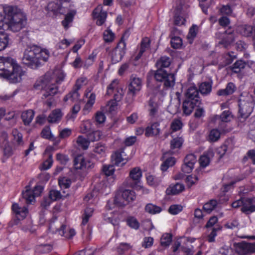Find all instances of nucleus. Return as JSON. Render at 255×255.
I'll return each instance as SVG.
<instances>
[{
    "label": "nucleus",
    "instance_id": "f257e3e1",
    "mask_svg": "<svg viewBox=\"0 0 255 255\" xmlns=\"http://www.w3.org/2000/svg\"><path fill=\"white\" fill-rule=\"evenodd\" d=\"M26 20L25 13L17 6L0 5V30L18 32L25 26Z\"/></svg>",
    "mask_w": 255,
    "mask_h": 255
},
{
    "label": "nucleus",
    "instance_id": "f03ea898",
    "mask_svg": "<svg viewBox=\"0 0 255 255\" xmlns=\"http://www.w3.org/2000/svg\"><path fill=\"white\" fill-rule=\"evenodd\" d=\"M24 74L21 67L11 57H0V76L11 83L20 82Z\"/></svg>",
    "mask_w": 255,
    "mask_h": 255
},
{
    "label": "nucleus",
    "instance_id": "7ed1b4c3",
    "mask_svg": "<svg viewBox=\"0 0 255 255\" xmlns=\"http://www.w3.org/2000/svg\"><path fill=\"white\" fill-rule=\"evenodd\" d=\"M65 74L61 69H56L53 72L47 73L40 81V86L43 91V96L45 98L53 96L58 92L56 84L62 82Z\"/></svg>",
    "mask_w": 255,
    "mask_h": 255
},
{
    "label": "nucleus",
    "instance_id": "20e7f679",
    "mask_svg": "<svg viewBox=\"0 0 255 255\" xmlns=\"http://www.w3.org/2000/svg\"><path fill=\"white\" fill-rule=\"evenodd\" d=\"M49 56L50 51L48 49L32 46L25 50L22 61L24 64L35 68L39 65L40 61L46 62Z\"/></svg>",
    "mask_w": 255,
    "mask_h": 255
},
{
    "label": "nucleus",
    "instance_id": "39448f33",
    "mask_svg": "<svg viewBox=\"0 0 255 255\" xmlns=\"http://www.w3.org/2000/svg\"><path fill=\"white\" fill-rule=\"evenodd\" d=\"M136 198L135 192L131 190L125 189L117 194L114 199V204L119 207H123Z\"/></svg>",
    "mask_w": 255,
    "mask_h": 255
},
{
    "label": "nucleus",
    "instance_id": "423d86ee",
    "mask_svg": "<svg viewBox=\"0 0 255 255\" xmlns=\"http://www.w3.org/2000/svg\"><path fill=\"white\" fill-rule=\"evenodd\" d=\"M154 78L156 81L162 82L166 88L173 87L175 84V75L171 73H168L162 69H158L154 73Z\"/></svg>",
    "mask_w": 255,
    "mask_h": 255
},
{
    "label": "nucleus",
    "instance_id": "0eeeda50",
    "mask_svg": "<svg viewBox=\"0 0 255 255\" xmlns=\"http://www.w3.org/2000/svg\"><path fill=\"white\" fill-rule=\"evenodd\" d=\"M49 230L52 233L58 232L59 234L66 238L70 239L75 235L76 232L73 229H71L65 225H61L59 222H51Z\"/></svg>",
    "mask_w": 255,
    "mask_h": 255
},
{
    "label": "nucleus",
    "instance_id": "6e6552de",
    "mask_svg": "<svg viewBox=\"0 0 255 255\" xmlns=\"http://www.w3.org/2000/svg\"><path fill=\"white\" fill-rule=\"evenodd\" d=\"M252 99L249 97L246 99H240L239 101V114L244 119L247 118L252 113L254 107Z\"/></svg>",
    "mask_w": 255,
    "mask_h": 255
},
{
    "label": "nucleus",
    "instance_id": "1a4fd4ad",
    "mask_svg": "<svg viewBox=\"0 0 255 255\" xmlns=\"http://www.w3.org/2000/svg\"><path fill=\"white\" fill-rule=\"evenodd\" d=\"M125 36H128V32L124 33L117 47L112 51L111 57L113 63L120 62L126 53V44L124 40Z\"/></svg>",
    "mask_w": 255,
    "mask_h": 255
},
{
    "label": "nucleus",
    "instance_id": "9d476101",
    "mask_svg": "<svg viewBox=\"0 0 255 255\" xmlns=\"http://www.w3.org/2000/svg\"><path fill=\"white\" fill-rule=\"evenodd\" d=\"M93 87H90L86 89L84 96L86 99V104L82 110L84 115H87L91 112L96 102V95L92 91Z\"/></svg>",
    "mask_w": 255,
    "mask_h": 255
},
{
    "label": "nucleus",
    "instance_id": "9b49d317",
    "mask_svg": "<svg viewBox=\"0 0 255 255\" xmlns=\"http://www.w3.org/2000/svg\"><path fill=\"white\" fill-rule=\"evenodd\" d=\"M216 37L221 39L219 44L223 45L224 47H227L235 39V33L230 28L223 33L218 32L216 33Z\"/></svg>",
    "mask_w": 255,
    "mask_h": 255
},
{
    "label": "nucleus",
    "instance_id": "f8f14e48",
    "mask_svg": "<svg viewBox=\"0 0 255 255\" xmlns=\"http://www.w3.org/2000/svg\"><path fill=\"white\" fill-rule=\"evenodd\" d=\"M184 95L188 100H191L197 103H200L199 97V90L195 84L192 83H187L184 85Z\"/></svg>",
    "mask_w": 255,
    "mask_h": 255
},
{
    "label": "nucleus",
    "instance_id": "ddd939ff",
    "mask_svg": "<svg viewBox=\"0 0 255 255\" xmlns=\"http://www.w3.org/2000/svg\"><path fill=\"white\" fill-rule=\"evenodd\" d=\"M142 87V80L135 76H131L128 86V94L131 95L133 98L141 90Z\"/></svg>",
    "mask_w": 255,
    "mask_h": 255
},
{
    "label": "nucleus",
    "instance_id": "4468645a",
    "mask_svg": "<svg viewBox=\"0 0 255 255\" xmlns=\"http://www.w3.org/2000/svg\"><path fill=\"white\" fill-rule=\"evenodd\" d=\"M236 251L240 255H250L255 253V243H248L245 242L235 245Z\"/></svg>",
    "mask_w": 255,
    "mask_h": 255
},
{
    "label": "nucleus",
    "instance_id": "2eb2a0df",
    "mask_svg": "<svg viewBox=\"0 0 255 255\" xmlns=\"http://www.w3.org/2000/svg\"><path fill=\"white\" fill-rule=\"evenodd\" d=\"M74 166L77 169H86L93 167V163L83 155L77 156L74 159Z\"/></svg>",
    "mask_w": 255,
    "mask_h": 255
},
{
    "label": "nucleus",
    "instance_id": "dca6fc26",
    "mask_svg": "<svg viewBox=\"0 0 255 255\" xmlns=\"http://www.w3.org/2000/svg\"><path fill=\"white\" fill-rule=\"evenodd\" d=\"M42 191L41 186H36L33 190L26 189L22 193L23 197L25 199L27 203H31L34 201L36 196H39Z\"/></svg>",
    "mask_w": 255,
    "mask_h": 255
},
{
    "label": "nucleus",
    "instance_id": "f3484780",
    "mask_svg": "<svg viewBox=\"0 0 255 255\" xmlns=\"http://www.w3.org/2000/svg\"><path fill=\"white\" fill-rule=\"evenodd\" d=\"M196 161V157L194 154H189L187 155L185 158L184 164L182 166V171L185 173L191 172Z\"/></svg>",
    "mask_w": 255,
    "mask_h": 255
},
{
    "label": "nucleus",
    "instance_id": "a211bd4d",
    "mask_svg": "<svg viewBox=\"0 0 255 255\" xmlns=\"http://www.w3.org/2000/svg\"><path fill=\"white\" fill-rule=\"evenodd\" d=\"M93 16L94 18L96 20V24L101 26L106 21L107 17V12L103 10V6L101 5H99L94 10Z\"/></svg>",
    "mask_w": 255,
    "mask_h": 255
},
{
    "label": "nucleus",
    "instance_id": "6ab92c4d",
    "mask_svg": "<svg viewBox=\"0 0 255 255\" xmlns=\"http://www.w3.org/2000/svg\"><path fill=\"white\" fill-rule=\"evenodd\" d=\"M129 177L130 179L126 180L124 183L126 186H127L125 183L126 181H128V183L139 184L142 177V172L140 168L138 167H136L131 169L129 172Z\"/></svg>",
    "mask_w": 255,
    "mask_h": 255
},
{
    "label": "nucleus",
    "instance_id": "aec40b11",
    "mask_svg": "<svg viewBox=\"0 0 255 255\" xmlns=\"http://www.w3.org/2000/svg\"><path fill=\"white\" fill-rule=\"evenodd\" d=\"M11 209L18 220L24 219L28 213V209L26 207L20 206L18 203H13L11 206Z\"/></svg>",
    "mask_w": 255,
    "mask_h": 255
},
{
    "label": "nucleus",
    "instance_id": "412c9836",
    "mask_svg": "<svg viewBox=\"0 0 255 255\" xmlns=\"http://www.w3.org/2000/svg\"><path fill=\"white\" fill-rule=\"evenodd\" d=\"M113 162L117 165H123L126 164L127 161V154L125 152L124 149H121L116 151L112 155Z\"/></svg>",
    "mask_w": 255,
    "mask_h": 255
},
{
    "label": "nucleus",
    "instance_id": "4be33fe9",
    "mask_svg": "<svg viewBox=\"0 0 255 255\" xmlns=\"http://www.w3.org/2000/svg\"><path fill=\"white\" fill-rule=\"evenodd\" d=\"M242 212L249 214L255 211V199L254 198H244L243 206L241 208Z\"/></svg>",
    "mask_w": 255,
    "mask_h": 255
},
{
    "label": "nucleus",
    "instance_id": "5701e85b",
    "mask_svg": "<svg viewBox=\"0 0 255 255\" xmlns=\"http://www.w3.org/2000/svg\"><path fill=\"white\" fill-rule=\"evenodd\" d=\"M63 114L59 109L53 110L47 117V121L51 124H57L61 120Z\"/></svg>",
    "mask_w": 255,
    "mask_h": 255
},
{
    "label": "nucleus",
    "instance_id": "b1692460",
    "mask_svg": "<svg viewBox=\"0 0 255 255\" xmlns=\"http://www.w3.org/2000/svg\"><path fill=\"white\" fill-rule=\"evenodd\" d=\"M157 96L151 98L149 101V115L152 117H156L159 112V104L157 103Z\"/></svg>",
    "mask_w": 255,
    "mask_h": 255
},
{
    "label": "nucleus",
    "instance_id": "393cba45",
    "mask_svg": "<svg viewBox=\"0 0 255 255\" xmlns=\"http://www.w3.org/2000/svg\"><path fill=\"white\" fill-rule=\"evenodd\" d=\"M200 103L186 100L183 103V110L184 113L186 115H189L192 112L196 106H198Z\"/></svg>",
    "mask_w": 255,
    "mask_h": 255
},
{
    "label": "nucleus",
    "instance_id": "a878e982",
    "mask_svg": "<svg viewBox=\"0 0 255 255\" xmlns=\"http://www.w3.org/2000/svg\"><path fill=\"white\" fill-rule=\"evenodd\" d=\"M160 131L159 124L154 123L146 128L145 135L147 137L157 135Z\"/></svg>",
    "mask_w": 255,
    "mask_h": 255
},
{
    "label": "nucleus",
    "instance_id": "bb28decb",
    "mask_svg": "<svg viewBox=\"0 0 255 255\" xmlns=\"http://www.w3.org/2000/svg\"><path fill=\"white\" fill-rule=\"evenodd\" d=\"M185 189L184 185L180 183H176L173 185H170L166 190L168 195H175L182 192Z\"/></svg>",
    "mask_w": 255,
    "mask_h": 255
},
{
    "label": "nucleus",
    "instance_id": "cd10ccee",
    "mask_svg": "<svg viewBox=\"0 0 255 255\" xmlns=\"http://www.w3.org/2000/svg\"><path fill=\"white\" fill-rule=\"evenodd\" d=\"M232 116L229 111H225L219 116L215 115L213 117L215 122L218 123L220 124V122L227 123L231 120Z\"/></svg>",
    "mask_w": 255,
    "mask_h": 255
},
{
    "label": "nucleus",
    "instance_id": "c85d7f7f",
    "mask_svg": "<svg viewBox=\"0 0 255 255\" xmlns=\"http://www.w3.org/2000/svg\"><path fill=\"white\" fill-rule=\"evenodd\" d=\"M212 83L210 82H204L199 85V91L201 95L207 96L210 94L212 91Z\"/></svg>",
    "mask_w": 255,
    "mask_h": 255
},
{
    "label": "nucleus",
    "instance_id": "c756f323",
    "mask_svg": "<svg viewBox=\"0 0 255 255\" xmlns=\"http://www.w3.org/2000/svg\"><path fill=\"white\" fill-rule=\"evenodd\" d=\"M75 142L78 148L86 150L89 147L90 140L82 135H79L75 140Z\"/></svg>",
    "mask_w": 255,
    "mask_h": 255
},
{
    "label": "nucleus",
    "instance_id": "7c9ffc66",
    "mask_svg": "<svg viewBox=\"0 0 255 255\" xmlns=\"http://www.w3.org/2000/svg\"><path fill=\"white\" fill-rule=\"evenodd\" d=\"M146 179L147 184L152 187L157 186L161 182V179L160 177L154 176L149 173H147L146 174Z\"/></svg>",
    "mask_w": 255,
    "mask_h": 255
},
{
    "label": "nucleus",
    "instance_id": "2f4dec72",
    "mask_svg": "<svg viewBox=\"0 0 255 255\" xmlns=\"http://www.w3.org/2000/svg\"><path fill=\"white\" fill-rule=\"evenodd\" d=\"M236 90V86L233 83L227 84L225 89L218 91L217 95L219 96H227L233 94Z\"/></svg>",
    "mask_w": 255,
    "mask_h": 255
},
{
    "label": "nucleus",
    "instance_id": "473e14b6",
    "mask_svg": "<svg viewBox=\"0 0 255 255\" xmlns=\"http://www.w3.org/2000/svg\"><path fill=\"white\" fill-rule=\"evenodd\" d=\"M78 91L79 90L73 88V90L64 97L63 101L67 102L70 100L71 102H74L78 100L80 96Z\"/></svg>",
    "mask_w": 255,
    "mask_h": 255
},
{
    "label": "nucleus",
    "instance_id": "72a5a7b5",
    "mask_svg": "<svg viewBox=\"0 0 255 255\" xmlns=\"http://www.w3.org/2000/svg\"><path fill=\"white\" fill-rule=\"evenodd\" d=\"M75 14L76 11L75 10H71L65 15L64 20L62 21V25L65 29H67L69 27Z\"/></svg>",
    "mask_w": 255,
    "mask_h": 255
},
{
    "label": "nucleus",
    "instance_id": "f704fd0d",
    "mask_svg": "<svg viewBox=\"0 0 255 255\" xmlns=\"http://www.w3.org/2000/svg\"><path fill=\"white\" fill-rule=\"evenodd\" d=\"M34 113L32 110H29L23 112L21 114V118L25 125H29L32 121Z\"/></svg>",
    "mask_w": 255,
    "mask_h": 255
},
{
    "label": "nucleus",
    "instance_id": "c9c22d12",
    "mask_svg": "<svg viewBox=\"0 0 255 255\" xmlns=\"http://www.w3.org/2000/svg\"><path fill=\"white\" fill-rule=\"evenodd\" d=\"M150 40L147 37L143 38L141 42L140 50L138 54L135 57L136 60H138L142 56L143 52L147 50L149 46Z\"/></svg>",
    "mask_w": 255,
    "mask_h": 255
},
{
    "label": "nucleus",
    "instance_id": "e433bc0d",
    "mask_svg": "<svg viewBox=\"0 0 255 255\" xmlns=\"http://www.w3.org/2000/svg\"><path fill=\"white\" fill-rule=\"evenodd\" d=\"M214 155L213 152L212 150H208L207 154L203 155L200 157L199 162L201 166L206 167L210 163V158Z\"/></svg>",
    "mask_w": 255,
    "mask_h": 255
},
{
    "label": "nucleus",
    "instance_id": "4c0bfd02",
    "mask_svg": "<svg viewBox=\"0 0 255 255\" xmlns=\"http://www.w3.org/2000/svg\"><path fill=\"white\" fill-rule=\"evenodd\" d=\"M80 129L83 133L93 130L94 126L92 122L90 120L83 121L81 125Z\"/></svg>",
    "mask_w": 255,
    "mask_h": 255
},
{
    "label": "nucleus",
    "instance_id": "58836bf2",
    "mask_svg": "<svg viewBox=\"0 0 255 255\" xmlns=\"http://www.w3.org/2000/svg\"><path fill=\"white\" fill-rule=\"evenodd\" d=\"M41 136L42 138L49 140L54 141L55 140V137L52 133L51 128L49 126H46L42 129Z\"/></svg>",
    "mask_w": 255,
    "mask_h": 255
},
{
    "label": "nucleus",
    "instance_id": "ea45409f",
    "mask_svg": "<svg viewBox=\"0 0 255 255\" xmlns=\"http://www.w3.org/2000/svg\"><path fill=\"white\" fill-rule=\"evenodd\" d=\"M237 30L245 36H249L253 32V28L249 25H244L238 26Z\"/></svg>",
    "mask_w": 255,
    "mask_h": 255
},
{
    "label": "nucleus",
    "instance_id": "a19ab883",
    "mask_svg": "<svg viewBox=\"0 0 255 255\" xmlns=\"http://www.w3.org/2000/svg\"><path fill=\"white\" fill-rule=\"evenodd\" d=\"M221 135L220 131L216 128L213 129L210 131L208 140L210 142H215L218 141Z\"/></svg>",
    "mask_w": 255,
    "mask_h": 255
},
{
    "label": "nucleus",
    "instance_id": "79ce46f5",
    "mask_svg": "<svg viewBox=\"0 0 255 255\" xmlns=\"http://www.w3.org/2000/svg\"><path fill=\"white\" fill-rule=\"evenodd\" d=\"M170 64V59L166 56L161 57L156 63V65L158 69L167 67Z\"/></svg>",
    "mask_w": 255,
    "mask_h": 255
},
{
    "label": "nucleus",
    "instance_id": "37998d69",
    "mask_svg": "<svg viewBox=\"0 0 255 255\" xmlns=\"http://www.w3.org/2000/svg\"><path fill=\"white\" fill-rule=\"evenodd\" d=\"M120 87L119 80L118 79L113 80L107 87V94L108 95H112Z\"/></svg>",
    "mask_w": 255,
    "mask_h": 255
},
{
    "label": "nucleus",
    "instance_id": "c03bdc74",
    "mask_svg": "<svg viewBox=\"0 0 255 255\" xmlns=\"http://www.w3.org/2000/svg\"><path fill=\"white\" fill-rule=\"evenodd\" d=\"M176 162V159L173 157L167 158L161 165L162 171H165L171 166H173Z\"/></svg>",
    "mask_w": 255,
    "mask_h": 255
},
{
    "label": "nucleus",
    "instance_id": "a18cd8bd",
    "mask_svg": "<svg viewBox=\"0 0 255 255\" xmlns=\"http://www.w3.org/2000/svg\"><path fill=\"white\" fill-rule=\"evenodd\" d=\"M13 136V142L17 145H22L23 144L22 134L17 129H14L12 130Z\"/></svg>",
    "mask_w": 255,
    "mask_h": 255
},
{
    "label": "nucleus",
    "instance_id": "49530a36",
    "mask_svg": "<svg viewBox=\"0 0 255 255\" xmlns=\"http://www.w3.org/2000/svg\"><path fill=\"white\" fill-rule=\"evenodd\" d=\"M106 119V117L105 114L101 111H98L95 114V121L96 125L99 126L103 124Z\"/></svg>",
    "mask_w": 255,
    "mask_h": 255
},
{
    "label": "nucleus",
    "instance_id": "de8ad7c7",
    "mask_svg": "<svg viewBox=\"0 0 255 255\" xmlns=\"http://www.w3.org/2000/svg\"><path fill=\"white\" fill-rule=\"evenodd\" d=\"M127 225L132 229L137 230L139 227V223L134 217L129 216L126 219Z\"/></svg>",
    "mask_w": 255,
    "mask_h": 255
},
{
    "label": "nucleus",
    "instance_id": "09e8293b",
    "mask_svg": "<svg viewBox=\"0 0 255 255\" xmlns=\"http://www.w3.org/2000/svg\"><path fill=\"white\" fill-rule=\"evenodd\" d=\"M145 210L149 214H155L160 213L161 211V209L160 207L152 204H148L145 207Z\"/></svg>",
    "mask_w": 255,
    "mask_h": 255
},
{
    "label": "nucleus",
    "instance_id": "8fccbe9b",
    "mask_svg": "<svg viewBox=\"0 0 255 255\" xmlns=\"http://www.w3.org/2000/svg\"><path fill=\"white\" fill-rule=\"evenodd\" d=\"M183 123L179 119H175L172 120L170 124V129L172 131H176L181 129Z\"/></svg>",
    "mask_w": 255,
    "mask_h": 255
},
{
    "label": "nucleus",
    "instance_id": "3c124183",
    "mask_svg": "<svg viewBox=\"0 0 255 255\" xmlns=\"http://www.w3.org/2000/svg\"><path fill=\"white\" fill-rule=\"evenodd\" d=\"M183 139L182 137L174 138L170 141V147L172 149L179 148L183 143Z\"/></svg>",
    "mask_w": 255,
    "mask_h": 255
},
{
    "label": "nucleus",
    "instance_id": "603ef678",
    "mask_svg": "<svg viewBox=\"0 0 255 255\" xmlns=\"http://www.w3.org/2000/svg\"><path fill=\"white\" fill-rule=\"evenodd\" d=\"M217 202L215 200H211L209 202L206 203L203 206V209L205 212L208 213L211 212L217 206Z\"/></svg>",
    "mask_w": 255,
    "mask_h": 255
},
{
    "label": "nucleus",
    "instance_id": "864d4df0",
    "mask_svg": "<svg viewBox=\"0 0 255 255\" xmlns=\"http://www.w3.org/2000/svg\"><path fill=\"white\" fill-rule=\"evenodd\" d=\"M245 66L246 63L244 61L241 60H238L233 65L232 70L235 73H239L245 68Z\"/></svg>",
    "mask_w": 255,
    "mask_h": 255
},
{
    "label": "nucleus",
    "instance_id": "5fc2aeb1",
    "mask_svg": "<svg viewBox=\"0 0 255 255\" xmlns=\"http://www.w3.org/2000/svg\"><path fill=\"white\" fill-rule=\"evenodd\" d=\"M172 241V236L170 234L166 233L163 234L160 239V243L162 246H169Z\"/></svg>",
    "mask_w": 255,
    "mask_h": 255
},
{
    "label": "nucleus",
    "instance_id": "6e6d98bb",
    "mask_svg": "<svg viewBox=\"0 0 255 255\" xmlns=\"http://www.w3.org/2000/svg\"><path fill=\"white\" fill-rule=\"evenodd\" d=\"M93 211L94 210L92 208H87L85 209L83 217L82 225H85L88 223L89 219L92 216Z\"/></svg>",
    "mask_w": 255,
    "mask_h": 255
},
{
    "label": "nucleus",
    "instance_id": "4d7b16f0",
    "mask_svg": "<svg viewBox=\"0 0 255 255\" xmlns=\"http://www.w3.org/2000/svg\"><path fill=\"white\" fill-rule=\"evenodd\" d=\"M125 183L127 185V186L133 188L136 190H141L143 194H148L149 190L148 189L144 188L143 186L140 185L139 184H133L132 183H128V181H126Z\"/></svg>",
    "mask_w": 255,
    "mask_h": 255
},
{
    "label": "nucleus",
    "instance_id": "13d9d810",
    "mask_svg": "<svg viewBox=\"0 0 255 255\" xmlns=\"http://www.w3.org/2000/svg\"><path fill=\"white\" fill-rule=\"evenodd\" d=\"M72 134V129L69 128H64L59 130V138L65 139L69 137Z\"/></svg>",
    "mask_w": 255,
    "mask_h": 255
},
{
    "label": "nucleus",
    "instance_id": "bf43d9fd",
    "mask_svg": "<svg viewBox=\"0 0 255 255\" xmlns=\"http://www.w3.org/2000/svg\"><path fill=\"white\" fill-rule=\"evenodd\" d=\"M103 38L106 42H112L115 38V34L110 29H107L104 32Z\"/></svg>",
    "mask_w": 255,
    "mask_h": 255
},
{
    "label": "nucleus",
    "instance_id": "052dcab7",
    "mask_svg": "<svg viewBox=\"0 0 255 255\" xmlns=\"http://www.w3.org/2000/svg\"><path fill=\"white\" fill-rule=\"evenodd\" d=\"M8 36L4 34H0V51L4 50L7 46Z\"/></svg>",
    "mask_w": 255,
    "mask_h": 255
},
{
    "label": "nucleus",
    "instance_id": "680f3d73",
    "mask_svg": "<svg viewBox=\"0 0 255 255\" xmlns=\"http://www.w3.org/2000/svg\"><path fill=\"white\" fill-rule=\"evenodd\" d=\"M102 132L100 130H92V132L89 134L88 138L91 141L98 140L101 138Z\"/></svg>",
    "mask_w": 255,
    "mask_h": 255
},
{
    "label": "nucleus",
    "instance_id": "e2e57ef3",
    "mask_svg": "<svg viewBox=\"0 0 255 255\" xmlns=\"http://www.w3.org/2000/svg\"><path fill=\"white\" fill-rule=\"evenodd\" d=\"M112 95H114L115 101L117 102L120 101L124 95V91L123 88L121 86L120 88H118Z\"/></svg>",
    "mask_w": 255,
    "mask_h": 255
},
{
    "label": "nucleus",
    "instance_id": "0e129e2a",
    "mask_svg": "<svg viewBox=\"0 0 255 255\" xmlns=\"http://www.w3.org/2000/svg\"><path fill=\"white\" fill-rule=\"evenodd\" d=\"M52 249V246L49 244L40 245L37 247V251L41 253H47Z\"/></svg>",
    "mask_w": 255,
    "mask_h": 255
},
{
    "label": "nucleus",
    "instance_id": "69168bd1",
    "mask_svg": "<svg viewBox=\"0 0 255 255\" xmlns=\"http://www.w3.org/2000/svg\"><path fill=\"white\" fill-rule=\"evenodd\" d=\"M47 8L49 10L52 11L54 13H57L60 12L61 5L54 2H51L48 3Z\"/></svg>",
    "mask_w": 255,
    "mask_h": 255
},
{
    "label": "nucleus",
    "instance_id": "338daca9",
    "mask_svg": "<svg viewBox=\"0 0 255 255\" xmlns=\"http://www.w3.org/2000/svg\"><path fill=\"white\" fill-rule=\"evenodd\" d=\"M198 30V26L195 25H193L190 28L189 32L187 35V38L190 40V42H192V39L195 37Z\"/></svg>",
    "mask_w": 255,
    "mask_h": 255
},
{
    "label": "nucleus",
    "instance_id": "774afa93",
    "mask_svg": "<svg viewBox=\"0 0 255 255\" xmlns=\"http://www.w3.org/2000/svg\"><path fill=\"white\" fill-rule=\"evenodd\" d=\"M49 197L52 201H55L61 198L60 192L56 190H51L49 193Z\"/></svg>",
    "mask_w": 255,
    "mask_h": 255
}]
</instances>
